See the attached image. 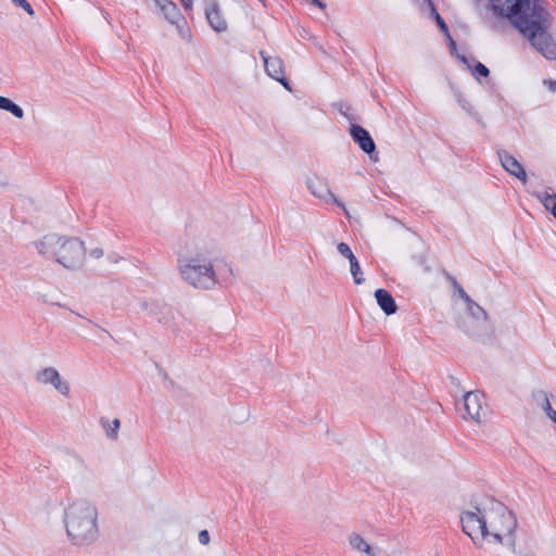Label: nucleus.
Returning <instances> with one entry per match:
<instances>
[{"mask_svg":"<svg viewBox=\"0 0 556 556\" xmlns=\"http://www.w3.org/2000/svg\"><path fill=\"white\" fill-rule=\"evenodd\" d=\"M497 4L510 24L529 39L532 47L547 60L556 59V43L547 34L549 14L543 0H505Z\"/></svg>","mask_w":556,"mask_h":556,"instance_id":"nucleus-1","label":"nucleus"},{"mask_svg":"<svg viewBox=\"0 0 556 556\" xmlns=\"http://www.w3.org/2000/svg\"><path fill=\"white\" fill-rule=\"evenodd\" d=\"M463 531L471 538L476 545L481 546L484 541L494 544H503L508 538V545L515 552L516 541L514 532L517 520L511 511L501 504H495L489 509L475 507L467 510L460 517Z\"/></svg>","mask_w":556,"mask_h":556,"instance_id":"nucleus-2","label":"nucleus"},{"mask_svg":"<svg viewBox=\"0 0 556 556\" xmlns=\"http://www.w3.org/2000/svg\"><path fill=\"white\" fill-rule=\"evenodd\" d=\"M177 270L180 279L194 289L212 290L219 285L206 249L195 241L187 240L178 248Z\"/></svg>","mask_w":556,"mask_h":556,"instance_id":"nucleus-3","label":"nucleus"},{"mask_svg":"<svg viewBox=\"0 0 556 556\" xmlns=\"http://www.w3.org/2000/svg\"><path fill=\"white\" fill-rule=\"evenodd\" d=\"M63 522L67 538L76 546L91 545L99 539V511L89 500L77 498L68 503Z\"/></svg>","mask_w":556,"mask_h":556,"instance_id":"nucleus-4","label":"nucleus"},{"mask_svg":"<svg viewBox=\"0 0 556 556\" xmlns=\"http://www.w3.org/2000/svg\"><path fill=\"white\" fill-rule=\"evenodd\" d=\"M34 245L40 255L70 270L80 268L85 262V243L76 237L49 233L35 241Z\"/></svg>","mask_w":556,"mask_h":556,"instance_id":"nucleus-5","label":"nucleus"},{"mask_svg":"<svg viewBox=\"0 0 556 556\" xmlns=\"http://www.w3.org/2000/svg\"><path fill=\"white\" fill-rule=\"evenodd\" d=\"M35 381L43 387H52L58 393L67 397L71 393V384L53 366H46L37 370Z\"/></svg>","mask_w":556,"mask_h":556,"instance_id":"nucleus-6","label":"nucleus"},{"mask_svg":"<svg viewBox=\"0 0 556 556\" xmlns=\"http://www.w3.org/2000/svg\"><path fill=\"white\" fill-rule=\"evenodd\" d=\"M464 419H470L476 422H481L486 416L485 401L483 393L478 391H470L464 395L463 399Z\"/></svg>","mask_w":556,"mask_h":556,"instance_id":"nucleus-7","label":"nucleus"},{"mask_svg":"<svg viewBox=\"0 0 556 556\" xmlns=\"http://www.w3.org/2000/svg\"><path fill=\"white\" fill-rule=\"evenodd\" d=\"M306 186L313 195L324 200L327 203L337 204L344 211L346 215H349L345 205L330 191L328 184L324 179L317 177L309 178L306 182Z\"/></svg>","mask_w":556,"mask_h":556,"instance_id":"nucleus-8","label":"nucleus"},{"mask_svg":"<svg viewBox=\"0 0 556 556\" xmlns=\"http://www.w3.org/2000/svg\"><path fill=\"white\" fill-rule=\"evenodd\" d=\"M260 54L263 59L267 75L279 81L288 91H291V87L285 75L283 61L279 56H268L263 51Z\"/></svg>","mask_w":556,"mask_h":556,"instance_id":"nucleus-9","label":"nucleus"},{"mask_svg":"<svg viewBox=\"0 0 556 556\" xmlns=\"http://www.w3.org/2000/svg\"><path fill=\"white\" fill-rule=\"evenodd\" d=\"M350 135L359 148L372 159V153L376 151V144L370 137L369 132L359 125L353 124L350 128ZM377 160V156L374 157Z\"/></svg>","mask_w":556,"mask_h":556,"instance_id":"nucleus-10","label":"nucleus"},{"mask_svg":"<svg viewBox=\"0 0 556 556\" xmlns=\"http://www.w3.org/2000/svg\"><path fill=\"white\" fill-rule=\"evenodd\" d=\"M497 154L503 168L507 173L522 182L527 181V174L523 166L511 154L504 150L498 151Z\"/></svg>","mask_w":556,"mask_h":556,"instance_id":"nucleus-11","label":"nucleus"},{"mask_svg":"<svg viewBox=\"0 0 556 556\" xmlns=\"http://www.w3.org/2000/svg\"><path fill=\"white\" fill-rule=\"evenodd\" d=\"M205 16L210 24V26L217 33H223L227 30V22L220 14V10L216 3H211L205 9Z\"/></svg>","mask_w":556,"mask_h":556,"instance_id":"nucleus-12","label":"nucleus"},{"mask_svg":"<svg viewBox=\"0 0 556 556\" xmlns=\"http://www.w3.org/2000/svg\"><path fill=\"white\" fill-rule=\"evenodd\" d=\"M154 3L169 23L178 25L184 20L179 9L172 0H154Z\"/></svg>","mask_w":556,"mask_h":556,"instance_id":"nucleus-13","label":"nucleus"},{"mask_svg":"<svg viewBox=\"0 0 556 556\" xmlns=\"http://www.w3.org/2000/svg\"><path fill=\"white\" fill-rule=\"evenodd\" d=\"M375 298L379 307L386 315H392L396 313V303L389 291L384 289H378L375 292Z\"/></svg>","mask_w":556,"mask_h":556,"instance_id":"nucleus-14","label":"nucleus"},{"mask_svg":"<svg viewBox=\"0 0 556 556\" xmlns=\"http://www.w3.org/2000/svg\"><path fill=\"white\" fill-rule=\"evenodd\" d=\"M349 543L351 547L358 553H364L368 556H378V552L371 547L361 534L356 532H353L349 535Z\"/></svg>","mask_w":556,"mask_h":556,"instance_id":"nucleus-15","label":"nucleus"},{"mask_svg":"<svg viewBox=\"0 0 556 556\" xmlns=\"http://www.w3.org/2000/svg\"><path fill=\"white\" fill-rule=\"evenodd\" d=\"M534 195L543 204L545 210L556 218V193L545 190L535 192Z\"/></svg>","mask_w":556,"mask_h":556,"instance_id":"nucleus-16","label":"nucleus"},{"mask_svg":"<svg viewBox=\"0 0 556 556\" xmlns=\"http://www.w3.org/2000/svg\"><path fill=\"white\" fill-rule=\"evenodd\" d=\"M420 5H425L428 10H429V13H430V16L432 18H434V21L437 22L438 26L440 27V29L442 31H444V34L447 36V38L451 40V43L454 46V41L452 40L450 34H448V28L444 22V20L441 17V15L438 13L437 9H435V5L434 3L432 2V0H421V3Z\"/></svg>","mask_w":556,"mask_h":556,"instance_id":"nucleus-17","label":"nucleus"},{"mask_svg":"<svg viewBox=\"0 0 556 556\" xmlns=\"http://www.w3.org/2000/svg\"><path fill=\"white\" fill-rule=\"evenodd\" d=\"M100 425L109 439L116 440L118 438V430L121 428V420L118 418L110 420L109 418L102 417Z\"/></svg>","mask_w":556,"mask_h":556,"instance_id":"nucleus-18","label":"nucleus"},{"mask_svg":"<svg viewBox=\"0 0 556 556\" xmlns=\"http://www.w3.org/2000/svg\"><path fill=\"white\" fill-rule=\"evenodd\" d=\"M0 109L10 112L17 118L24 117V111L9 98L0 96Z\"/></svg>","mask_w":556,"mask_h":556,"instance_id":"nucleus-19","label":"nucleus"},{"mask_svg":"<svg viewBox=\"0 0 556 556\" xmlns=\"http://www.w3.org/2000/svg\"><path fill=\"white\" fill-rule=\"evenodd\" d=\"M350 263V271L353 277V280L356 285H362L365 281L363 270L359 266V263L356 257H352V261Z\"/></svg>","mask_w":556,"mask_h":556,"instance_id":"nucleus-20","label":"nucleus"},{"mask_svg":"<svg viewBox=\"0 0 556 556\" xmlns=\"http://www.w3.org/2000/svg\"><path fill=\"white\" fill-rule=\"evenodd\" d=\"M541 407L546 413L548 418H551L553 421L556 420V412L553 409L549 399L546 393L542 394Z\"/></svg>","mask_w":556,"mask_h":556,"instance_id":"nucleus-21","label":"nucleus"},{"mask_svg":"<svg viewBox=\"0 0 556 556\" xmlns=\"http://www.w3.org/2000/svg\"><path fill=\"white\" fill-rule=\"evenodd\" d=\"M455 98L458 102V104L469 114L473 113V105L470 103V101L460 92L455 91Z\"/></svg>","mask_w":556,"mask_h":556,"instance_id":"nucleus-22","label":"nucleus"},{"mask_svg":"<svg viewBox=\"0 0 556 556\" xmlns=\"http://www.w3.org/2000/svg\"><path fill=\"white\" fill-rule=\"evenodd\" d=\"M467 309L475 318H479L485 314L484 311L472 300L467 302Z\"/></svg>","mask_w":556,"mask_h":556,"instance_id":"nucleus-23","label":"nucleus"},{"mask_svg":"<svg viewBox=\"0 0 556 556\" xmlns=\"http://www.w3.org/2000/svg\"><path fill=\"white\" fill-rule=\"evenodd\" d=\"M337 250L343 257L348 258L349 262L352 261V257H356L351 248L344 242H340L337 245Z\"/></svg>","mask_w":556,"mask_h":556,"instance_id":"nucleus-24","label":"nucleus"},{"mask_svg":"<svg viewBox=\"0 0 556 556\" xmlns=\"http://www.w3.org/2000/svg\"><path fill=\"white\" fill-rule=\"evenodd\" d=\"M472 74L477 77V76H483V77H488L489 74H490V71L489 68L483 65L482 63L478 62L476 65H475V68L472 71Z\"/></svg>","mask_w":556,"mask_h":556,"instance_id":"nucleus-25","label":"nucleus"},{"mask_svg":"<svg viewBox=\"0 0 556 556\" xmlns=\"http://www.w3.org/2000/svg\"><path fill=\"white\" fill-rule=\"evenodd\" d=\"M15 5L22 8L27 14L34 16L35 12L27 0H11Z\"/></svg>","mask_w":556,"mask_h":556,"instance_id":"nucleus-26","label":"nucleus"},{"mask_svg":"<svg viewBox=\"0 0 556 556\" xmlns=\"http://www.w3.org/2000/svg\"><path fill=\"white\" fill-rule=\"evenodd\" d=\"M504 2H505V0H491L492 9L495 14H497L500 16L504 15V12L500 8H497V4H505Z\"/></svg>","mask_w":556,"mask_h":556,"instance_id":"nucleus-27","label":"nucleus"},{"mask_svg":"<svg viewBox=\"0 0 556 556\" xmlns=\"http://www.w3.org/2000/svg\"><path fill=\"white\" fill-rule=\"evenodd\" d=\"M199 542L201 544H203V545L208 544V542H210V534H208L207 530L200 531V533H199Z\"/></svg>","mask_w":556,"mask_h":556,"instance_id":"nucleus-28","label":"nucleus"},{"mask_svg":"<svg viewBox=\"0 0 556 556\" xmlns=\"http://www.w3.org/2000/svg\"><path fill=\"white\" fill-rule=\"evenodd\" d=\"M89 254L91 257L99 260L104 255V252L102 248H94L90 250Z\"/></svg>","mask_w":556,"mask_h":556,"instance_id":"nucleus-29","label":"nucleus"},{"mask_svg":"<svg viewBox=\"0 0 556 556\" xmlns=\"http://www.w3.org/2000/svg\"><path fill=\"white\" fill-rule=\"evenodd\" d=\"M544 86L547 87V89L552 92H556V80L553 79H544L543 81Z\"/></svg>","mask_w":556,"mask_h":556,"instance_id":"nucleus-30","label":"nucleus"},{"mask_svg":"<svg viewBox=\"0 0 556 556\" xmlns=\"http://www.w3.org/2000/svg\"><path fill=\"white\" fill-rule=\"evenodd\" d=\"M458 293L460 295V298L467 303L468 301H470L471 299L469 298V295L464 291L463 288L458 287Z\"/></svg>","mask_w":556,"mask_h":556,"instance_id":"nucleus-31","label":"nucleus"},{"mask_svg":"<svg viewBox=\"0 0 556 556\" xmlns=\"http://www.w3.org/2000/svg\"><path fill=\"white\" fill-rule=\"evenodd\" d=\"M181 2L187 11L192 9L193 0H181Z\"/></svg>","mask_w":556,"mask_h":556,"instance_id":"nucleus-32","label":"nucleus"},{"mask_svg":"<svg viewBox=\"0 0 556 556\" xmlns=\"http://www.w3.org/2000/svg\"><path fill=\"white\" fill-rule=\"evenodd\" d=\"M313 4L317 5L320 9H325L326 4L323 3L320 0H311Z\"/></svg>","mask_w":556,"mask_h":556,"instance_id":"nucleus-33","label":"nucleus"},{"mask_svg":"<svg viewBox=\"0 0 556 556\" xmlns=\"http://www.w3.org/2000/svg\"><path fill=\"white\" fill-rule=\"evenodd\" d=\"M519 556H535V554L533 552H526V553H520Z\"/></svg>","mask_w":556,"mask_h":556,"instance_id":"nucleus-34","label":"nucleus"},{"mask_svg":"<svg viewBox=\"0 0 556 556\" xmlns=\"http://www.w3.org/2000/svg\"><path fill=\"white\" fill-rule=\"evenodd\" d=\"M554 422L556 424V420Z\"/></svg>","mask_w":556,"mask_h":556,"instance_id":"nucleus-35","label":"nucleus"}]
</instances>
